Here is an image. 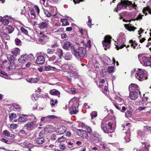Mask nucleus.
Returning <instances> with one entry per match:
<instances>
[{"instance_id":"nucleus-1","label":"nucleus","mask_w":151,"mask_h":151,"mask_svg":"<svg viewBox=\"0 0 151 151\" xmlns=\"http://www.w3.org/2000/svg\"><path fill=\"white\" fill-rule=\"evenodd\" d=\"M71 52L78 59L84 57L86 53V48L83 47L75 49L74 47H71Z\"/></svg>"},{"instance_id":"nucleus-2","label":"nucleus","mask_w":151,"mask_h":151,"mask_svg":"<svg viewBox=\"0 0 151 151\" xmlns=\"http://www.w3.org/2000/svg\"><path fill=\"white\" fill-rule=\"evenodd\" d=\"M131 4V2L128 0H121V1L118 4L116 8L114 9V11L117 12L118 11L122 9H127V6H130Z\"/></svg>"},{"instance_id":"nucleus-3","label":"nucleus","mask_w":151,"mask_h":151,"mask_svg":"<svg viewBox=\"0 0 151 151\" xmlns=\"http://www.w3.org/2000/svg\"><path fill=\"white\" fill-rule=\"evenodd\" d=\"M135 77L140 81H142L147 79V74L144 73L143 70L140 69L136 71Z\"/></svg>"},{"instance_id":"nucleus-4","label":"nucleus","mask_w":151,"mask_h":151,"mask_svg":"<svg viewBox=\"0 0 151 151\" xmlns=\"http://www.w3.org/2000/svg\"><path fill=\"white\" fill-rule=\"evenodd\" d=\"M8 60L10 62L9 65L8 66L7 68L9 70H12L15 69L16 67L14 64V58L11 55H8L7 56Z\"/></svg>"},{"instance_id":"nucleus-5","label":"nucleus","mask_w":151,"mask_h":151,"mask_svg":"<svg viewBox=\"0 0 151 151\" xmlns=\"http://www.w3.org/2000/svg\"><path fill=\"white\" fill-rule=\"evenodd\" d=\"M111 39L112 37L110 35H107L105 37L104 40L102 43L105 50L110 47Z\"/></svg>"},{"instance_id":"nucleus-6","label":"nucleus","mask_w":151,"mask_h":151,"mask_svg":"<svg viewBox=\"0 0 151 151\" xmlns=\"http://www.w3.org/2000/svg\"><path fill=\"white\" fill-rule=\"evenodd\" d=\"M48 57V55L46 54H43L38 56L36 61V63L38 64H43L45 61V58Z\"/></svg>"},{"instance_id":"nucleus-7","label":"nucleus","mask_w":151,"mask_h":151,"mask_svg":"<svg viewBox=\"0 0 151 151\" xmlns=\"http://www.w3.org/2000/svg\"><path fill=\"white\" fill-rule=\"evenodd\" d=\"M141 94L140 92L139 91H130L129 94V97L132 100H135L137 98L139 94Z\"/></svg>"},{"instance_id":"nucleus-8","label":"nucleus","mask_w":151,"mask_h":151,"mask_svg":"<svg viewBox=\"0 0 151 151\" xmlns=\"http://www.w3.org/2000/svg\"><path fill=\"white\" fill-rule=\"evenodd\" d=\"M29 57H30L33 59V55L31 54L29 55L28 56H27L26 55H22L21 56V57L18 59V60L19 63H23L27 61V60L29 59L28 58Z\"/></svg>"},{"instance_id":"nucleus-9","label":"nucleus","mask_w":151,"mask_h":151,"mask_svg":"<svg viewBox=\"0 0 151 151\" xmlns=\"http://www.w3.org/2000/svg\"><path fill=\"white\" fill-rule=\"evenodd\" d=\"M141 63L145 66H150L151 65V61L149 57H143L142 58Z\"/></svg>"},{"instance_id":"nucleus-10","label":"nucleus","mask_w":151,"mask_h":151,"mask_svg":"<svg viewBox=\"0 0 151 151\" xmlns=\"http://www.w3.org/2000/svg\"><path fill=\"white\" fill-rule=\"evenodd\" d=\"M76 132L78 135L83 138H86L88 136L86 132L83 129H77Z\"/></svg>"},{"instance_id":"nucleus-11","label":"nucleus","mask_w":151,"mask_h":151,"mask_svg":"<svg viewBox=\"0 0 151 151\" xmlns=\"http://www.w3.org/2000/svg\"><path fill=\"white\" fill-rule=\"evenodd\" d=\"M120 41V40H119ZM125 41V39L124 38L122 39L121 41H119V42L117 43L116 45V43L115 44V46L117 48V50H118L119 49L122 48L124 47H126V45L124 44V42Z\"/></svg>"},{"instance_id":"nucleus-12","label":"nucleus","mask_w":151,"mask_h":151,"mask_svg":"<svg viewBox=\"0 0 151 151\" xmlns=\"http://www.w3.org/2000/svg\"><path fill=\"white\" fill-rule=\"evenodd\" d=\"M48 23L45 22H40L38 24V27L40 29L43 30H46L48 28Z\"/></svg>"},{"instance_id":"nucleus-13","label":"nucleus","mask_w":151,"mask_h":151,"mask_svg":"<svg viewBox=\"0 0 151 151\" xmlns=\"http://www.w3.org/2000/svg\"><path fill=\"white\" fill-rule=\"evenodd\" d=\"M66 130V128L64 126H61L59 128H58L55 130V132L59 134H63Z\"/></svg>"},{"instance_id":"nucleus-14","label":"nucleus","mask_w":151,"mask_h":151,"mask_svg":"<svg viewBox=\"0 0 151 151\" xmlns=\"http://www.w3.org/2000/svg\"><path fill=\"white\" fill-rule=\"evenodd\" d=\"M73 47L72 43L69 41H66L63 45V48L65 50H68L70 48Z\"/></svg>"},{"instance_id":"nucleus-15","label":"nucleus","mask_w":151,"mask_h":151,"mask_svg":"<svg viewBox=\"0 0 151 151\" xmlns=\"http://www.w3.org/2000/svg\"><path fill=\"white\" fill-rule=\"evenodd\" d=\"M3 134L4 136L9 137L11 139L14 138L15 136L14 133L10 134L9 132L6 130L3 131Z\"/></svg>"},{"instance_id":"nucleus-16","label":"nucleus","mask_w":151,"mask_h":151,"mask_svg":"<svg viewBox=\"0 0 151 151\" xmlns=\"http://www.w3.org/2000/svg\"><path fill=\"white\" fill-rule=\"evenodd\" d=\"M139 86L136 84L135 83H131L129 86V91H132L133 90H136L137 91H139L138 90Z\"/></svg>"},{"instance_id":"nucleus-17","label":"nucleus","mask_w":151,"mask_h":151,"mask_svg":"<svg viewBox=\"0 0 151 151\" xmlns=\"http://www.w3.org/2000/svg\"><path fill=\"white\" fill-rule=\"evenodd\" d=\"M92 137L93 138L94 140L101 142L102 141V138L101 136L99 135L98 134L95 133L93 134H91Z\"/></svg>"},{"instance_id":"nucleus-18","label":"nucleus","mask_w":151,"mask_h":151,"mask_svg":"<svg viewBox=\"0 0 151 151\" xmlns=\"http://www.w3.org/2000/svg\"><path fill=\"white\" fill-rule=\"evenodd\" d=\"M17 117V115L14 113L11 114L9 116V118L10 120L12 122H15L17 121L16 119Z\"/></svg>"},{"instance_id":"nucleus-19","label":"nucleus","mask_w":151,"mask_h":151,"mask_svg":"<svg viewBox=\"0 0 151 151\" xmlns=\"http://www.w3.org/2000/svg\"><path fill=\"white\" fill-rule=\"evenodd\" d=\"M11 52L13 56H17L19 54L20 51L19 48H17L13 49Z\"/></svg>"},{"instance_id":"nucleus-20","label":"nucleus","mask_w":151,"mask_h":151,"mask_svg":"<svg viewBox=\"0 0 151 151\" xmlns=\"http://www.w3.org/2000/svg\"><path fill=\"white\" fill-rule=\"evenodd\" d=\"M49 92L52 95L58 96V97H60L59 95L60 94V92L58 91L56 89H53L50 90Z\"/></svg>"},{"instance_id":"nucleus-21","label":"nucleus","mask_w":151,"mask_h":151,"mask_svg":"<svg viewBox=\"0 0 151 151\" xmlns=\"http://www.w3.org/2000/svg\"><path fill=\"white\" fill-rule=\"evenodd\" d=\"M44 69L45 70L47 71H49L51 70L55 71H59V70L57 68H56L55 67H51L49 65L45 66Z\"/></svg>"},{"instance_id":"nucleus-22","label":"nucleus","mask_w":151,"mask_h":151,"mask_svg":"<svg viewBox=\"0 0 151 151\" xmlns=\"http://www.w3.org/2000/svg\"><path fill=\"white\" fill-rule=\"evenodd\" d=\"M70 111L71 114H76L78 112L76 107L73 106H72L70 108Z\"/></svg>"},{"instance_id":"nucleus-23","label":"nucleus","mask_w":151,"mask_h":151,"mask_svg":"<svg viewBox=\"0 0 151 151\" xmlns=\"http://www.w3.org/2000/svg\"><path fill=\"white\" fill-rule=\"evenodd\" d=\"M28 142H23L21 143V145L22 147L24 148H31L33 147V146L31 144H28Z\"/></svg>"},{"instance_id":"nucleus-24","label":"nucleus","mask_w":151,"mask_h":151,"mask_svg":"<svg viewBox=\"0 0 151 151\" xmlns=\"http://www.w3.org/2000/svg\"><path fill=\"white\" fill-rule=\"evenodd\" d=\"M27 80L28 82L30 83H36L39 81V79L38 78H28L27 79Z\"/></svg>"},{"instance_id":"nucleus-25","label":"nucleus","mask_w":151,"mask_h":151,"mask_svg":"<svg viewBox=\"0 0 151 151\" xmlns=\"http://www.w3.org/2000/svg\"><path fill=\"white\" fill-rule=\"evenodd\" d=\"M69 65L68 64H62V66L61 68L63 70H68L69 69H71V68L69 66Z\"/></svg>"},{"instance_id":"nucleus-26","label":"nucleus","mask_w":151,"mask_h":151,"mask_svg":"<svg viewBox=\"0 0 151 151\" xmlns=\"http://www.w3.org/2000/svg\"><path fill=\"white\" fill-rule=\"evenodd\" d=\"M6 29L8 31L9 34H11L13 32L14 29L11 26L9 25L6 27Z\"/></svg>"},{"instance_id":"nucleus-27","label":"nucleus","mask_w":151,"mask_h":151,"mask_svg":"<svg viewBox=\"0 0 151 151\" xmlns=\"http://www.w3.org/2000/svg\"><path fill=\"white\" fill-rule=\"evenodd\" d=\"M101 127L105 133H108V131L107 130L106 126L105 124L102 123L101 125Z\"/></svg>"},{"instance_id":"nucleus-28","label":"nucleus","mask_w":151,"mask_h":151,"mask_svg":"<svg viewBox=\"0 0 151 151\" xmlns=\"http://www.w3.org/2000/svg\"><path fill=\"white\" fill-rule=\"evenodd\" d=\"M53 64L60 68H61L62 66V63L61 61H58V60L56 61L55 62L53 63Z\"/></svg>"},{"instance_id":"nucleus-29","label":"nucleus","mask_w":151,"mask_h":151,"mask_svg":"<svg viewBox=\"0 0 151 151\" xmlns=\"http://www.w3.org/2000/svg\"><path fill=\"white\" fill-rule=\"evenodd\" d=\"M20 29L22 32L23 34H24L25 35H28V31L24 27H21L20 28Z\"/></svg>"},{"instance_id":"nucleus-30","label":"nucleus","mask_w":151,"mask_h":151,"mask_svg":"<svg viewBox=\"0 0 151 151\" xmlns=\"http://www.w3.org/2000/svg\"><path fill=\"white\" fill-rule=\"evenodd\" d=\"M2 37L3 38L6 40H9L10 37L5 32L2 33Z\"/></svg>"},{"instance_id":"nucleus-31","label":"nucleus","mask_w":151,"mask_h":151,"mask_svg":"<svg viewBox=\"0 0 151 151\" xmlns=\"http://www.w3.org/2000/svg\"><path fill=\"white\" fill-rule=\"evenodd\" d=\"M26 118L23 116H20L18 119V120L19 122H25L27 121Z\"/></svg>"},{"instance_id":"nucleus-32","label":"nucleus","mask_w":151,"mask_h":151,"mask_svg":"<svg viewBox=\"0 0 151 151\" xmlns=\"http://www.w3.org/2000/svg\"><path fill=\"white\" fill-rule=\"evenodd\" d=\"M39 34L41 35V36L39 38V41L42 42L44 40L45 36L46 35H44L42 32H40Z\"/></svg>"},{"instance_id":"nucleus-33","label":"nucleus","mask_w":151,"mask_h":151,"mask_svg":"<svg viewBox=\"0 0 151 151\" xmlns=\"http://www.w3.org/2000/svg\"><path fill=\"white\" fill-rule=\"evenodd\" d=\"M114 68L112 66H110L108 67L107 69V72L109 73L114 72Z\"/></svg>"},{"instance_id":"nucleus-34","label":"nucleus","mask_w":151,"mask_h":151,"mask_svg":"<svg viewBox=\"0 0 151 151\" xmlns=\"http://www.w3.org/2000/svg\"><path fill=\"white\" fill-rule=\"evenodd\" d=\"M61 21L63 26L68 25L69 24V22L67 19H61Z\"/></svg>"},{"instance_id":"nucleus-35","label":"nucleus","mask_w":151,"mask_h":151,"mask_svg":"<svg viewBox=\"0 0 151 151\" xmlns=\"http://www.w3.org/2000/svg\"><path fill=\"white\" fill-rule=\"evenodd\" d=\"M130 42L131 43V46L134 49H135L137 45V43L135 41H133L132 40H131Z\"/></svg>"},{"instance_id":"nucleus-36","label":"nucleus","mask_w":151,"mask_h":151,"mask_svg":"<svg viewBox=\"0 0 151 151\" xmlns=\"http://www.w3.org/2000/svg\"><path fill=\"white\" fill-rule=\"evenodd\" d=\"M50 104L52 106H54L56 104L58 103V101L57 100L54 101L53 99H52L50 100Z\"/></svg>"},{"instance_id":"nucleus-37","label":"nucleus","mask_w":151,"mask_h":151,"mask_svg":"<svg viewBox=\"0 0 151 151\" xmlns=\"http://www.w3.org/2000/svg\"><path fill=\"white\" fill-rule=\"evenodd\" d=\"M127 26V27L128 28V30L130 31H134L135 29H136V28L133 26H129V25L125 24V26Z\"/></svg>"},{"instance_id":"nucleus-38","label":"nucleus","mask_w":151,"mask_h":151,"mask_svg":"<svg viewBox=\"0 0 151 151\" xmlns=\"http://www.w3.org/2000/svg\"><path fill=\"white\" fill-rule=\"evenodd\" d=\"M147 12L149 13L150 14H151V10L149 9H143V12L144 14L145 15H147Z\"/></svg>"},{"instance_id":"nucleus-39","label":"nucleus","mask_w":151,"mask_h":151,"mask_svg":"<svg viewBox=\"0 0 151 151\" xmlns=\"http://www.w3.org/2000/svg\"><path fill=\"white\" fill-rule=\"evenodd\" d=\"M58 57L60 58H61L63 55V52L62 50L59 49L58 50Z\"/></svg>"},{"instance_id":"nucleus-40","label":"nucleus","mask_w":151,"mask_h":151,"mask_svg":"<svg viewBox=\"0 0 151 151\" xmlns=\"http://www.w3.org/2000/svg\"><path fill=\"white\" fill-rule=\"evenodd\" d=\"M44 12L46 16L48 17H50L51 16H52V14H51L47 10H45L44 11Z\"/></svg>"},{"instance_id":"nucleus-41","label":"nucleus","mask_w":151,"mask_h":151,"mask_svg":"<svg viewBox=\"0 0 151 151\" xmlns=\"http://www.w3.org/2000/svg\"><path fill=\"white\" fill-rule=\"evenodd\" d=\"M64 59L67 60H70V59L71 57L70 56V55L68 53H66L65 54L64 56Z\"/></svg>"},{"instance_id":"nucleus-42","label":"nucleus","mask_w":151,"mask_h":151,"mask_svg":"<svg viewBox=\"0 0 151 151\" xmlns=\"http://www.w3.org/2000/svg\"><path fill=\"white\" fill-rule=\"evenodd\" d=\"M132 112L131 111L129 110L127 111L126 113L125 116L127 118L130 117L132 116Z\"/></svg>"},{"instance_id":"nucleus-43","label":"nucleus","mask_w":151,"mask_h":151,"mask_svg":"<svg viewBox=\"0 0 151 151\" xmlns=\"http://www.w3.org/2000/svg\"><path fill=\"white\" fill-rule=\"evenodd\" d=\"M91 115L92 119L95 118L97 115V112L96 111L92 112L91 113Z\"/></svg>"},{"instance_id":"nucleus-44","label":"nucleus","mask_w":151,"mask_h":151,"mask_svg":"<svg viewBox=\"0 0 151 151\" xmlns=\"http://www.w3.org/2000/svg\"><path fill=\"white\" fill-rule=\"evenodd\" d=\"M47 57L49 58V60L50 61H54L56 58V56L54 55H53L52 57H50L48 55V57Z\"/></svg>"},{"instance_id":"nucleus-45","label":"nucleus","mask_w":151,"mask_h":151,"mask_svg":"<svg viewBox=\"0 0 151 151\" xmlns=\"http://www.w3.org/2000/svg\"><path fill=\"white\" fill-rule=\"evenodd\" d=\"M44 142L40 143L39 142H35L34 146L37 147H41L42 146V144Z\"/></svg>"},{"instance_id":"nucleus-46","label":"nucleus","mask_w":151,"mask_h":151,"mask_svg":"<svg viewBox=\"0 0 151 151\" xmlns=\"http://www.w3.org/2000/svg\"><path fill=\"white\" fill-rule=\"evenodd\" d=\"M15 44L16 45H19L21 42V41L19 39L16 38L15 40Z\"/></svg>"},{"instance_id":"nucleus-47","label":"nucleus","mask_w":151,"mask_h":151,"mask_svg":"<svg viewBox=\"0 0 151 151\" xmlns=\"http://www.w3.org/2000/svg\"><path fill=\"white\" fill-rule=\"evenodd\" d=\"M35 11L37 12V14H39L40 13V9L38 6L37 5H35L34 6Z\"/></svg>"},{"instance_id":"nucleus-48","label":"nucleus","mask_w":151,"mask_h":151,"mask_svg":"<svg viewBox=\"0 0 151 151\" xmlns=\"http://www.w3.org/2000/svg\"><path fill=\"white\" fill-rule=\"evenodd\" d=\"M33 122L32 121H31L28 122L26 124V126L28 128H30L32 125L33 124Z\"/></svg>"},{"instance_id":"nucleus-49","label":"nucleus","mask_w":151,"mask_h":151,"mask_svg":"<svg viewBox=\"0 0 151 151\" xmlns=\"http://www.w3.org/2000/svg\"><path fill=\"white\" fill-rule=\"evenodd\" d=\"M142 145L144 146V147H145L147 150H148V149L150 147L149 145L147 144V142L146 143H145V142H143V143H142Z\"/></svg>"},{"instance_id":"nucleus-50","label":"nucleus","mask_w":151,"mask_h":151,"mask_svg":"<svg viewBox=\"0 0 151 151\" xmlns=\"http://www.w3.org/2000/svg\"><path fill=\"white\" fill-rule=\"evenodd\" d=\"M13 107L16 109H18L19 110L20 109L19 106L17 104H13Z\"/></svg>"},{"instance_id":"nucleus-51","label":"nucleus","mask_w":151,"mask_h":151,"mask_svg":"<svg viewBox=\"0 0 151 151\" xmlns=\"http://www.w3.org/2000/svg\"><path fill=\"white\" fill-rule=\"evenodd\" d=\"M18 127L17 124H11L10 125V127L11 128L15 129L16 128Z\"/></svg>"},{"instance_id":"nucleus-52","label":"nucleus","mask_w":151,"mask_h":151,"mask_svg":"<svg viewBox=\"0 0 151 151\" xmlns=\"http://www.w3.org/2000/svg\"><path fill=\"white\" fill-rule=\"evenodd\" d=\"M105 60L107 62V63H110V62L111 61V60L108 57L105 56Z\"/></svg>"},{"instance_id":"nucleus-53","label":"nucleus","mask_w":151,"mask_h":151,"mask_svg":"<svg viewBox=\"0 0 151 151\" xmlns=\"http://www.w3.org/2000/svg\"><path fill=\"white\" fill-rule=\"evenodd\" d=\"M2 22L4 24L7 25L9 23V21L7 19H4L2 20Z\"/></svg>"},{"instance_id":"nucleus-54","label":"nucleus","mask_w":151,"mask_h":151,"mask_svg":"<svg viewBox=\"0 0 151 151\" xmlns=\"http://www.w3.org/2000/svg\"><path fill=\"white\" fill-rule=\"evenodd\" d=\"M64 29L63 28H60L57 30L55 31L54 32H60L63 31Z\"/></svg>"},{"instance_id":"nucleus-55","label":"nucleus","mask_w":151,"mask_h":151,"mask_svg":"<svg viewBox=\"0 0 151 151\" xmlns=\"http://www.w3.org/2000/svg\"><path fill=\"white\" fill-rule=\"evenodd\" d=\"M85 46H86V47H88L89 48L91 47L90 41H88L87 42L86 44L85 45Z\"/></svg>"},{"instance_id":"nucleus-56","label":"nucleus","mask_w":151,"mask_h":151,"mask_svg":"<svg viewBox=\"0 0 151 151\" xmlns=\"http://www.w3.org/2000/svg\"><path fill=\"white\" fill-rule=\"evenodd\" d=\"M108 126L110 127V129L111 130H112L113 129V127H112V123L111 122H109L108 123Z\"/></svg>"},{"instance_id":"nucleus-57","label":"nucleus","mask_w":151,"mask_h":151,"mask_svg":"<svg viewBox=\"0 0 151 151\" xmlns=\"http://www.w3.org/2000/svg\"><path fill=\"white\" fill-rule=\"evenodd\" d=\"M30 14L32 16V18L34 19L35 18L36 15L35 11L30 12Z\"/></svg>"},{"instance_id":"nucleus-58","label":"nucleus","mask_w":151,"mask_h":151,"mask_svg":"<svg viewBox=\"0 0 151 151\" xmlns=\"http://www.w3.org/2000/svg\"><path fill=\"white\" fill-rule=\"evenodd\" d=\"M143 16V15H139L136 18H135V19L134 20H139V19H142V16Z\"/></svg>"},{"instance_id":"nucleus-59","label":"nucleus","mask_w":151,"mask_h":151,"mask_svg":"<svg viewBox=\"0 0 151 151\" xmlns=\"http://www.w3.org/2000/svg\"><path fill=\"white\" fill-rule=\"evenodd\" d=\"M53 146V145H46L44 147L45 148L47 149H49V148H52Z\"/></svg>"},{"instance_id":"nucleus-60","label":"nucleus","mask_w":151,"mask_h":151,"mask_svg":"<svg viewBox=\"0 0 151 151\" xmlns=\"http://www.w3.org/2000/svg\"><path fill=\"white\" fill-rule=\"evenodd\" d=\"M59 146L61 149L65 150V148L66 146L65 144L60 145Z\"/></svg>"},{"instance_id":"nucleus-61","label":"nucleus","mask_w":151,"mask_h":151,"mask_svg":"<svg viewBox=\"0 0 151 151\" xmlns=\"http://www.w3.org/2000/svg\"><path fill=\"white\" fill-rule=\"evenodd\" d=\"M64 138L63 137V136H62L61 137H59L58 138V142H64L65 141V140L64 139Z\"/></svg>"},{"instance_id":"nucleus-62","label":"nucleus","mask_w":151,"mask_h":151,"mask_svg":"<svg viewBox=\"0 0 151 151\" xmlns=\"http://www.w3.org/2000/svg\"><path fill=\"white\" fill-rule=\"evenodd\" d=\"M56 138V136L55 135L53 134L51 136V140L52 141H54L55 140Z\"/></svg>"},{"instance_id":"nucleus-63","label":"nucleus","mask_w":151,"mask_h":151,"mask_svg":"<svg viewBox=\"0 0 151 151\" xmlns=\"http://www.w3.org/2000/svg\"><path fill=\"white\" fill-rule=\"evenodd\" d=\"M61 37L62 39L65 38L67 37V35L65 33H63L61 35Z\"/></svg>"},{"instance_id":"nucleus-64","label":"nucleus","mask_w":151,"mask_h":151,"mask_svg":"<svg viewBox=\"0 0 151 151\" xmlns=\"http://www.w3.org/2000/svg\"><path fill=\"white\" fill-rule=\"evenodd\" d=\"M86 129L89 134H90L92 132V131L91 129L88 127L86 126Z\"/></svg>"}]
</instances>
